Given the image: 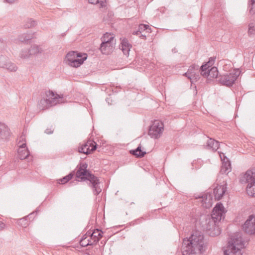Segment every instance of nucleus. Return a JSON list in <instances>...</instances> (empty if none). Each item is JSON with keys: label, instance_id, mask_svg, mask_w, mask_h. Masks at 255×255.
I'll return each mask as SVG.
<instances>
[{"label": "nucleus", "instance_id": "nucleus-1", "mask_svg": "<svg viewBox=\"0 0 255 255\" xmlns=\"http://www.w3.org/2000/svg\"><path fill=\"white\" fill-rule=\"evenodd\" d=\"M204 237L199 231L194 232L189 238L183 240L181 252L183 255L202 254L206 250Z\"/></svg>", "mask_w": 255, "mask_h": 255}, {"label": "nucleus", "instance_id": "nucleus-2", "mask_svg": "<svg viewBox=\"0 0 255 255\" xmlns=\"http://www.w3.org/2000/svg\"><path fill=\"white\" fill-rule=\"evenodd\" d=\"M81 182H85L92 188L94 195H98L102 191L99 186V179L91 170H81Z\"/></svg>", "mask_w": 255, "mask_h": 255}, {"label": "nucleus", "instance_id": "nucleus-3", "mask_svg": "<svg viewBox=\"0 0 255 255\" xmlns=\"http://www.w3.org/2000/svg\"><path fill=\"white\" fill-rule=\"evenodd\" d=\"M244 244L242 237L235 235L229 241L227 249L224 250V255H242L241 249L244 248Z\"/></svg>", "mask_w": 255, "mask_h": 255}, {"label": "nucleus", "instance_id": "nucleus-4", "mask_svg": "<svg viewBox=\"0 0 255 255\" xmlns=\"http://www.w3.org/2000/svg\"><path fill=\"white\" fill-rule=\"evenodd\" d=\"M46 95L49 98L41 99L38 103L39 108L41 110L48 109L50 107L56 105L57 103H62L63 98V95H58L50 90L46 93Z\"/></svg>", "mask_w": 255, "mask_h": 255}, {"label": "nucleus", "instance_id": "nucleus-5", "mask_svg": "<svg viewBox=\"0 0 255 255\" xmlns=\"http://www.w3.org/2000/svg\"><path fill=\"white\" fill-rule=\"evenodd\" d=\"M240 74L239 69H234L229 73L220 75L218 81L221 85L230 87L235 84Z\"/></svg>", "mask_w": 255, "mask_h": 255}, {"label": "nucleus", "instance_id": "nucleus-6", "mask_svg": "<svg viewBox=\"0 0 255 255\" xmlns=\"http://www.w3.org/2000/svg\"><path fill=\"white\" fill-rule=\"evenodd\" d=\"M115 44L114 37L111 34L106 33L102 37V42L101 44L100 49L102 54L109 55L113 52L115 48Z\"/></svg>", "mask_w": 255, "mask_h": 255}, {"label": "nucleus", "instance_id": "nucleus-7", "mask_svg": "<svg viewBox=\"0 0 255 255\" xmlns=\"http://www.w3.org/2000/svg\"><path fill=\"white\" fill-rule=\"evenodd\" d=\"M243 180H246L248 183L246 188L248 195L255 197V173L252 170H248L243 177Z\"/></svg>", "mask_w": 255, "mask_h": 255}, {"label": "nucleus", "instance_id": "nucleus-8", "mask_svg": "<svg viewBox=\"0 0 255 255\" xmlns=\"http://www.w3.org/2000/svg\"><path fill=\"white\" fill-rule=\"evenodd\" d=\"M163 130V123L158 120H155L149 127L148 135L151 138L158 139L162 135Z\"/></svg>", "mask_w": 255, "mask_h": 255}, {"label": "nucleus", "instance_id": "nucleus-9", "mask_svg": "<svg viewBox=\"0 0 255 255\" xmlns=\"http://www.w3.org/2000/svg\"><path fill=\"white\" fill-rule=\"evenodd\" d=\"M76 170V172L73 171L67 175L58 180L57 183L65 184L73 179H74V180L70 182V184L74 183V184H77L78 182L80 181V163L77 165Z\"/></svg>", "mask_w": 255, "mask_h": 255}, {"label": "nucleus", "instance_id": "nucleus-10", "mask_svg": "<svg viewBox=\"0 0 255 255\" xmlns=\"http://www.w3.org/2000/svg\"><path fill=\"white\" fill-rule=\"evenodd\" d=\"M80 52L77 51H71L66 55L64 61L69 66L78 68L80 67Z\"/></svg>", "mask_w": 255, "mask_h": 255}, {"label": "nucleus", "instance_id": "nucleus-11", "mask_svg": "<svg viewBox=\"0 0 255 255\" xmlns=\"http://www.w3.org/2000/svg\"><path fill=\"white\" fill-rule=\"evenodd\" d=\"M206 230L208 234L212 237L217 236L221 234V230L219 227L218 224L213 219H206Z\"/></svg>", "mask_w": 255, "mask_h": 255}, {"label": "nucleus", "instance_id": "nucleus-12", "mask_svg": "<svg viewBox=\"0 0 255 255\" xmlns=\"http://www.w3.org/2000/svg\"><path fill=\"white\" fill-rule=\"evenodd\" d=\"M184 75L190 79L192 84L197 81L200 78L199 66L196 64L191 65Z\"/></svg>", "mask_w": 255, "mask_h": 255}, {"label": "nucleus", "instance_id": "nucleus-13", "mask_svg": "<svg viewBox=\"0 0 255 255\" xmlns=\"http://www.w3.org/2000/svg\"><path fill=\"white\" fill-rule=\"evenodd\" d=\"M242 230L247 234L250 235L255 234V216L254 215L249 216L242 226Z\"/></svg>", "mask_w": 255, "mask_h": 255}, {"label": "nucleus", "instance_id": "nucleus-14", "mask_svg": "<svg viewBox=\"0 0 255 255\" xmlns=\"http://www.w3.org/2000/svg\"><path fill=\"white\" fill-rule=\"evenodd\" d=\"M97 144L94 140L89 139L85 144L81 145V154L88 155L97 148Z\"/></svg>", "mask_w": 255, "mask_h": 255}, {"label": "nucleus", "instance_id": "nucleus-15", "mask_svg": "<svg viewBox=\"0 0 255 255\" xmlns=\"http://www.w3.org/2000/svg\"><path fill=\"white\" fill-rule=\"evenodd\" d=\"M86 234L89 237L93 245L96 244L103 237V232L100 229H96L93 231H89Z\"/></svg>", "mask_w": 255, "mask_h": 255}, {"label": "nucleus", "instance_id": "nucleus-16", "mask_svg": "<svg viewBox=\"0 0 255 255\" xmlns=\"http://www.w3.org/2000/svg\"><path fill=\"white\" fill-rule=\"evenodd\" d=\"M220 156L222 161V165L221 168L220 172L222 174H228L231 171V162L223 153H220Z\"/></svg>", "mask_w": 255, "mask_h": 255}, {"label": "nucleus", "instance_id": "nucleus-17", "mask_svg": "<svg viewBox=\"0 0 255 255\" xmlns=\"http://www.w3.org/2000/svg\"><path fill=\"white\" fill-rule=\"evenodd\" d=\"M227 183L225 182L223 185H218L214 189L213 193L216 200H220L222 198L227 191Z\"/></svg>", "mask_w": 255, "mask_h": 255}, {"label": "nucleus", "instance_id": "nucleus-18", "mask_svg": "<svg viewBox=\"0 0 255 255\" xmlns=\"http://www.w3.org/2000/svg\"><path fill=\"white\" fill-rule=\"evenodd\" d=\"M199 198L202 199L201 202L205 208H207L211 206L212 203V195L211 193H205L201 196H199Z\"/></svg>", "mask_w": 255, "mask_h": 255}, {"label": "nucleus", "instance_id": "nucleus-19", "mask_svg": "<svg viewBox=\"0 0 255 255\" xmlns=\"http://www.w3.org/2000/svg\"><path fill=\"white\" fill-rule=\"evenodd\" d=\"M10 136L9 129L4 124L0 123V137L3 139H7Z\"/></svg>", "mask_w": 255, "mask_h": 255}, {"label": "nucleus", "instance_id": "nucleus-20", "mask_svg": "<svg viewBox=\"0 0 255 255\" xmlns=\"http://www.w3.org/2000/svg\"><path fill=\"white\" fill-rule=\"evenodd\" d=\"M220 143L212 138H209L206 142L207 148L216 151L219 148Z\"/></svg>", "mask_w": 255, "mask_h": 255}, {"label": "nucleus", "instance_id": "nucleus-21", "mask_svg": "<svg viewBox=\"0 0 255 255\" xmlns=\"http://www.w3.org/2000/svg\"><path fill=\"white\" fill-rule=\"evenodd\" d=\"M129 153L137 158H142L146 154V151L141 150L140 144L135 149L130 150Z\"/></svg>", "mask_w": 255, "mask_h": 255}, {"label": "nucleus", "instance_id": "nucleus-22", "mask_svg": "<svg viewBox=\"0 0 255 255\" xmlns=\"http://www.w3.org/2000/svg\"><path fill=\"white\" fill-rule=\"evenodd\" d=\"M131 45L129 44L128 40L124 39L121 42L120 48L123 51L125 55H128Z\"/></svg>", "mask_w": 255, "mask_h": 255}, {"label": "nucleus", "instance_id": "nucleus-23", "mask_svg": "<svg viewBox=\"0 0 255 255\" xmlns=\"http://www.w3.org/2000/svg\"><path fill=\"white\" fill-rule=\"evenodd\" d=\"M218 70L216 67H212L210 70H208L207 76L208 80H212V79L218 78Z\"/></svg>", "mask_w": 255, "mask_h": 255}, {"label": "nucleus", "instance_id": "nucleus-24", "mask_svg": "<svg viewBox=\"0 0 255 255\" xmlns=\"http://www.w3.org/2000/svg\"><path fill=\"white\" fill-rule=\"evenodd\" d=\"M225 209L221 202H218L216 204L213 209L212 213H218L220 214L225 215L226 213Z\"/></svg>", "mask_w": 255, "mask_h": 255}, {"label": "nucleus", "instance_id": "nucleus-25", "mask_svg": "<svg viewBox=\"0 0 255 255\" xmlns=\"http://www.w3.org/2000/svg\"><path fill=\"white\" fill-rule=\"evenodd\" d=\"M17 153H18V158L20 160H23V159L27 158L30 154V152H29L28 148H26V149L18 148V149L17 150Z\"/></svg>", "mask_w": 255, "mask_h": 255}, {"label": "nucleus", "instance_id": "nucleus-26", "mask_svg": "<svg viewBox=\"0 0 255 255\" xmlns=\"http://www.w3.org/2000/svg\"><path fill=\"white\" fill-rule=\"evenodd\" d=\"M210 67L211 66L208 64V63L205 62L203 64L200 68H199L200 75H202L204 77L207 76L208 70H210V69H209Z\"/></svg>", "mask_w": 255, "mask_h": 255}, {"label": "nucleus", "instance_id": "nucleus-27", "mask_svg": "<svg viewBox=\"0 0 255 255\" xmlns=\"http://www.w3.org/2000/svg\"><path fill=\"white\" fill-rule=\"evenodd\" d=\"M41 48L39 46L37 45H33L29 49L28 53L29 55H35L39 53H41Z\"/></svg>", "mask_w": 255, "mask_h": 255}, {"label": "nucleus", "instance_id": "nucleus-28", "mask_svg": "<svg viewBox=\"0 0 255 255\" xmlns=\"http://www.w3.org/2000/svg\"><path fill=\"white\" fill-rule=\"evenodd\" d=\"M223 218H224V215L220 214L218 213L212 212L211 217H209L208 218L210 219H213L214 221H216V223L219 224Z\"/></svg>", "mask_w": 255, "mask_h": 255}, {"label": "nucleus", "instance_id": "nucleus-29", "mask_svg": "<svg viewBox=\"0 0 255 255\" xmlns=\"http://www.w3.org/2000/svg\"><path fill=\"white\" fill-rule=\"evenodd\" d=\"M88 237L87 235V234H85L83 236V237L81 238V247H87L88 245H93L92 243H91V241L89 239V238L86 241V239L88 238Z\"/></svg>", "mask_w": 255, "mask_h": 255}, {"label": "nucleus", "instance_id": "nucleus-30", "mask_svg": "<svg viewBox=\"0 0 255 255\" xmlns=\"http://www.w3.org/2000/svg\"><path fill=\"white\" fill-rule=\"evenodd\" d=\"M138 29L140 31V33H149L151 32V29L149 26L147 24H140L138 26Z\"/></svg>", "mask_w": 255, "mask_h": 255}, {"label": "nucleus", "instance_id": "nucleus-31", "mask_svg": "<svg viewBox=\"0 0 255 255\" xmlns=\"http://www.w3.org/2000/svg\"><path fill=\"white\" fill-rule=\"evenodd\" d=\"M24 26L25 28H29L35 26L37 24V22L32 18H27L25 20Z\"/></svg>", "mask_w": 255, "mask_h": 255}, {"label": "nucleus", "instance_id": "nucleus-32", "mask_svg": "<svg viewBox=\"0 0 255 255\" xmlns=\"http://www.w3.org/2000/svg\"><path fill=\"white\" fill-rule=\"evenodd\" d=\"M147 239H148V237L145 234H144V233L141 234L140 235L139 239L138 240V241H137L138 245L141 247H143L144 245L145 242L147 241Z\"/></svg>", "mask_w": 255, "mask_h": 255}, {"label": "nucleus", "instance_id": "nucleus-33", "mask_svg": "<svg viewBox=\"0 0 255 255\" xmlns=\"http://www.w3.org/2000/svg\"><path fill=\"white\" fill-rule=\"evenodd\" d=\"M29 221H28L27 217H24L21 219H19L17 220V224L24 228H26L29 225Z\"/></svg>", "mask_w": 255, "mask_h": 255}, {"label": "nucleus", "instance_id": "nucleus-34", "mask_svg": "<svg viewBox=\"0 0 255 255\" xmlns=\"http://www.w3.org/2000/svg\"><path fill=\"white\" fill-rule=\"evenodd\" d=\"M4 65V67L10 71H15L17 68L15 64L11 62H7Z\"/></svg>", "mask_w": 255, "mask_h": 255}, {"label": "nucleus", "instance_id": "nucleus-35", "mask_svg": "<svg viewBox=\"0 0 255 255\" xmlns=\"http://www.w3.org/2000/svg\"><path fill=\"white\" fill-rule=\"evenodd\" d=\"M248 33L249 35L255 34V26L253 23H251L249 25Z\"/></svg>", "mask_w": 255, "mask_h": 255}, {"label": "nucleus", "instance_id": "nucleus-36", "mask_svg": "<svg viewBox=\"0 0 255 255\" xmlns=\"http://www.w3.org/2000/svg\"><path fill=\"white\" fill-rule=\"evenodd\" d=\"M34 33H29L25 34L24 36L25 38V43L27 42L29 40L32 39L34 38Z\"/></svg>", "mask_w": 255, "mask_h": 255}, {"label": "nucleus", "instance_id": "nucleus-37", "mask_svg": "<svg viewBox=\"0 0 255 255\" xmlns=\"http://www.w3.org/2000/svg\"><path fill=\"white\" fill-rule=\"evenodd\" d=\"M29 55V53L27 50H22L20 54V57L23 59L28 58Z\"/></svg>", "mask_w": 255, "mask_h": 255}, {"label": "nucleus", "instance_id": "nucleus-38", "mask_svg": "<svg viewBox=\"0 0 255 255\" xmlns=\"http://www.w3.org/2000/svg\"><path fill=\"white\" fill-rule=\"evenodd\" d=\"M88 55L85 53H81V65H82L84 62L87 59Z\"/></svg>", "mask_w": 255, "mask_h": 255}, {"label": "nucleus", "instance_id": "nucleus-39", "mask_svg": "<svg viewBox=\"0 0 255 255\" xmlns=\"http://www.w3.org/2000/svg\"><path fill=\"white\" fill-rule=\"evenodd\" d=\"M98 3L100 5V7H105L106 6L105 0H98L97 4Z\"/></svg>", "mask_w": 255, "mask_h": 255}, {"label": "nucleus", "instance_id": "nucleus-40", "mask_svg": "<svg viewBox=\"0 0 255 255\" xmlns=\"http://www.w3.org/2000/svg\"><path fill=\"white\" fill-rule=\"evenodd\" d=\"M215 59V57H211L209 58V61L207 63H208L210 66H212L214 64Z\"/></svg>", "mask_w": 255, "mask_h": 255}, {"label": "nucleus", "instance_id": "nucleus-41", "mask_svg": "<svg viewBox=\"0 0 255 255\" xmlns=\"http://www.w3.org/2000/svg\"><path fill=\"white\" fill-rule=\"evenodd\" d=\"M88 164L86 162L82 163L81 162V168L82 167V170H89L90 169H88Z\"/></svg>", "mask_w": 255, "mask_h": 255}, {"label": "nucleus", "instance_id": "nucleus-42", "mask_svg": "<svg viewBox=\"0 0 255 255\" xmlns=\"http://www.w3.org/2000/svg\"><path fill=\"white\" fill-rule=\"evenodd\" d=\"M54 128L52 126L50 128H47L45 130V133L47 134H51L53 132Z\"/></svg>", "mask_w": 255, "mask_h": 255}, {"label": "nucleus", "instance_id": "nucleus-43", "mask_svg": "<svg viewBox=\"0 0 255 255\" xmlns=\"http://www.w3.org/2000/svg\"><path fill=\"white\" fill-rule=\"evenodd\" d=\"M25 35V33L20 34L18 36V39L19 41L22 42H25V38L24 36Z\"/></svg>", "mask_w": 255, "mask_h": 255}, {"label": "nucleus", "instance_id": "nucleus-44", "mask_svg": "<svg viewBox=\"0 0 255 255\" xmlns=\"http://www.w3.org/2000/svg\"><path fill=\"white\" fill-rule=\"evenodd\" d=\"M4 45H5L4 41L2 39H0V50L2 49L3 48H4Z\"/></svg>", "mask_w": 255, "mask_h": 255}, {"label": "nucleus", "instance_id": "nucleus-45", "mask_svg": "<svg viewBox=\"0 0 255 255\" xmlns=\"http://www.w3.org/2000/svg\"><path fill=\"white\" fill-rule=\"evenodd\" d=\"M86 1H87L88 3L93 4H96L97 3V1H98V0H85Z\"/></svg>", "mask_w": 255, "mask_h": 255}, {"label": "nucleus", "instance_id": "nucleus-46", "mask_svg": "<svg viewBox=\"0 0 255 255\" xmlns=\"http://www.w3.org/2000/svg\"><path fill=\"white\" fill-rule=\"evenodd\" d=\"M5 227V224L0 221V231H2Z\"/></svg>", "mask_w": 255, "mask_h": 255}, {"label": "nucleus", "instance_id": "nucleus-47", "mask_svg": "<svg viewBox=\"0 0 255 255\" xmlns=\"http://www.w3.org/2000/svg\"><path fill=\"white\" fill-rule=\"evenodd\" d=\"M146 33H141V34L139 35V37L142 39H145L146 37Z\"/></svg>", "mask_w": 255, "mask_h": 255}, {"label": "nucleus", "instance_id": "nucleus-48", "mask_svg": "<svg viewBox=\"0 0 255 255\" xmlns=\"http://www.w3.org/2000/svg\"><path fill=\"white\" fill-rule=\"evenodd\" d=\"M19 148H22V149H26L27 148L26 147V143H23L19 145Z\"/></svg>", "mask_w": 255, "mask_h": 255}, {"label": "nucleus", "instance_id": "nucleus-49", "mask_svg": "<svg viewBox=\"0 0 255 255\" xmlns=\"http://www.w3.org/2000/svg\"><path fill=\"white\" fill-rule=\"evenodd\" d=\"M35 214V212H33L29 214L27 216H26L25 217H27V219L30 220L31 218H33V216Z\"/></svg>", "mask_w": 255, "mask_h": 255}, {"label": "nucleus", "instance_id": "nucleus-50", "mask_svg": "<svg viewBox=\"0 0 255 255\" xmlns=\"http://www.w3.org/2000/svg\"><path fill=\"white\" fill-rule=\"evenodd\" d=\"M4 0L8 3L12 4V3H14L15 1H17L18 0Z\"/></svg>", "mask_w": 255, "mask_h": 255}, {"label": "nucleus", "instance_id": "nucleus-51", "mask_svg": "<svg viewBox=\"0 0 255 255\" xmlns=\"http://www.w3.org/2000/svg\"><path fill=\"white\" fill-rule=\"evenodd\" d=\"M132 34H134V35L139 36V35L140 34H141V33H140V31H139L138 29L136 31H133Z\"/></svg>", "mask_w": 255, "mask_h": 255}, {"label": "nucleus", "instance_id": "nucleus-52", "mask_svg": "<svg viewBox=\"0 0 255 255\" xmlns=\"http://www.w3.org/2000/svg\"><path fill=\"white\" fill-rule=\"evenodd\" d=\"M253 4H252V8H250V13H255V10H254V8H253Z\"/></svg>", "mask_w": 255, "mask_h": 255}, {"label": "nucleus", "instance_id": "nucleus-53", "mask_svg": "<svg viewBox=\"0 0 255 255\" xmlns=\"http://www.w3.org/2000/svg\"><path fill=\"white\" fill-rule=\"evenodd\" d=\"M20 140L19 141V143L21 141H23L24 139V138L23 137V136H21L20 137Z\"/></svg>", "mask_w": 255, "mask_h": 255}, {"label": "nucleus", "instance_id": "nucleus-54", "mask_svg": "<svg viewBox=\"0 0 255 255\" xmlns=\"http://www.w3.org/2000/svg\"><path fill=\"white\" fill-rule=\"evenodd\" d=\"M77 152H78L79 153H80V146H78L77 148Z\"/></svg>", "mask_w": 255, "mask_h": 255}, {"label": "nucleus", "instance_id": "nucleus-55", "mask_svg": "<svg viewBox=\"0 0 255 255\" xmlns=\"http://www.w3.org/2000/svg\"><path fill=\"white\" fill-rule=\"evenodd\" d=\"M86 158V157H80V159H85Z\"/></svg>", "mask_w": 255, "mask_h": 255}, {"label": "nucleus", "instance_id": "nucleus-56", "mask_svg": "<svg viewBox=\"0 0 255 255\" xmlns=\"http://www.w3.org/2000/svg\"><path fill=\"white\" fill-rule=\"evenodd\" d=\"M38 210L37 209H36V211H35V212H36V213H37V212H38Z\"/></svg>", "mask_w": 255, "mask_h": 255}]
</instances>
